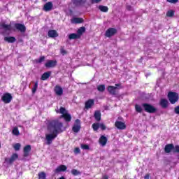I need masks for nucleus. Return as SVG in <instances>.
Listing matches in <instances>:
<instances>
[{"instance_id":"f257e3e1","label":"nucleus","mask_w":179,"mask_h":179,"mask_svg":"<svg viewBox=\"0 0 179 179\" xmlns=\"http://www.w3.org/2000/svg\"><path fill=\"white\" fill-rule=\"evenodd\" d=\"M62 127H64V124L59 120H52L48 123V131L50 134L46 135L48 145H51L52 141L58 136V134H61L63 131Z\"/></svg>"},{"instance_id":"f03ea898","label":"nucleus","mask_w":179,"mask_h":179,"mask_svg":"<svg viewBox=\"0 0 179 179\" xmlns=\"http://www.w3.org/2000/svg\"><path fill=\"white\" fill-rule=\"evenodd\" d=\"M57 114H62L60 118H64L66 122H71L72 120V116L68 113V110L62 106L59 109H55Z\"/></svg>"},{"instance_id":"7ed1b4c3","label":"nucleus","mask_w":179,"mask_h":179,"mask_svg":"<svg viewBox=\"0 0 179 179\" xmlns=\"http://www.w3.org/2000/svg\"><path fill=\"white\" fill-rule=\"evenodd\" d=\"M142 107L145 113H149L150 114H155L157 111V108L148 103H142Z\"/></svg>"},{"instance_id":"20e7f679","label":"nucleus","mask_w":179,"mask_h":179,"mask_svg":"<svg viewBox=\"0 0 179 179\" xmlns=\"http://www.w3.org/2000/svg\"><path fill=\"white\" fill-rule=\"evenodd\" d=\"M168 99L171 104H176L178 101V94L177 92H170L168 94Z\"/></svg>"},{"instance_id":"39448f33","label":"nucleus","mask_w":179,"mask_h":179,"mask_svg":"<svg viewBox=\"0 0 179 179\" xmlns=\"http://www.w3.org/2000/svg\"><path fill=\"white\" fill-rule=\"evenodd\" d=\"M12 29V26L10 24H7L5 22L0 23V31L1 33H5L6 31H10Z\"/></svg>"},{"instance_id":"423d86ee","label":"nucleus","mask_w":179,"mask_h":179,"mask_svg":"<svg viewBox=\"0 0 179 179\" xmlns=\"http://www.w3.org/2000/svg\"><path fill=\"white\" fill-rule=\"evenodd\" d=\"M12 94L9 93L4 94L1 97L2 101H3V103H5L6 104H9V103L12 101Z\"/></svg>"},{"instance_id":"0eeeda50","label":"nucleus","mask_w":179,"mask_h":179,"mask_svg":"<svg viewBox=\"0 0 179 179\" xmlns=\"http://www.w3.org/2000/svg\"><path fill=\"white\" fill-rule=\"evenodd\" d=\"M72 131H73V132H75L76 134H78V132H79V131H80V120H79V119L76 120L75 124L72 128Z\"/></svg>"},{"instance_id":"6e6552de","label":"nucleus","mask_w":179,"mask_h":179,"mask_svg":"<svg viewBox=\"0 0 179 179\" xmlns=\"http://www.w3.org/2000/svg\"><path fill=\"white\" fill-rule=\"evenodd\" d=\"M52 8H54L52 2L48 1L44 4L43 10H44V12H51V10H52Z\"/></svg>"},{"instance_id":"1a4fd4ad","label":"nucleus","mask_w":179,"mask_h":179,"mask_svg":"<svg viewBox=\"0 0 179 179\" xmlns=\"http://www.w3.org/2000/svg\"><path fill=\"white\" fill-rule=\"evenodd\" d=\"M117 34V29L115 28H109L106 30L105 36L106 37H113V36Z\"/></svg>"},{"instance_id":"9d476101","label":"nucleus","mask_w":179,"mask_h":179,"mask_svg":"<svg viewBox=\"0 0 179 179\" xmlns=\"http://www.w3.org/2000/svg\"><path fill=\"white\" fill-rule=\"evenodd\" d=\"M117 89H118L117 87L110 85L108 87V92L112 96H117V94H118V91H117Z\"/></svg>"},{"instance_id":"9b49d317","label":"nucleus","mask_w":179,"mask_h":179,"mask_svg":"<svg viewBox=\"0 0 179 179\" xmlns=\"http://www.w3.org/2000/svg\"><path fill=\"white\" fill-rule=\"evenodd\" d=\"M57 63V60H48L45 64V68H55Z\"/></svg>"},{"instance_id":"f8f14e48","label":"nucleus","mask_w":179,"mask_h":179,"mask_svg":"<svg viewBox=\"0 0 179 179\" xmlns=\"http://www.w3.org/2000/svg\"><path fill=\"white\" fill-rule=\"evenodd\" d=\"M15 27L17 29V30H19L21 33H24L26 31V26L24 24H20V23H16L15 24Z\"/></svg>"},{"instance_id":"ddd939ff","label":"nucleus","mask_w":179,"mask_h":179,"mask_svg":"<svg viewBox=\"0 0 179 179\" xmlns=\"http://www.w3.org/2000/svg\"><path fill=\"white\" fill-rule=\"evenodd\" d=\"M18 158H19V155H17V154L15 153V154L12 155V156L10 159L6 158L5 161L8 162L10 163V164H12V163H13V162H15V160H17Z\"/></svg>"},{"instance_id":"4468645a","label":"nucleus","mask_w":179,"mask_h":179,"mask_svg":"<svg viewBox=\"0 0 179 179\" xmlns=\"http://www.w3.org/2000/svg\"><path fill=\"white\" fill-rule=\"evenodd\" d=\"M115 125L116 128H117V129H125V128H127V125H125V123L121 121H116Z\"/></svg>"},{"instance_id":"2eb2a0df","label":"nucleus","mask_w":179,"mask_h":179,"mask_svg":"<svg viewBox=\"0 0 179 179\" xmlns=\"http://www.w3.org/2000/svg\"><path fill=\"white\" fill-rule=\"evenodd\" d=\"M55 92L57 96H62L64 93V90L62 89V87H61V86L56 85L55 87Z\"/></svg>"},{"instance_id":"dca6fc26","label":"nucleus","mask_w":179,"mask_h":179,"mask_svg":"<svg viewBox=\"0 0 179 179\" xmlns=\"http://www.w3.org/2000/svg\"><path fill=\"white\" fill-rule=\"evenodd\" d=\"M173 149H174V144H167L165 145L164 152L165 153H170L171 152L173 153Z\"/></svg>"},{"instance_id":"f3484780","label":"nucleus","mask_w":179,"mask_h":179,"mask_svg":"<svg viewBox=\"0 0 179 179\" xmlns=\"http://www.w3.org/2000/svg\"><path fill=\"white\" fill-rule=\"evenodd\" d=\"M87 0H73V4L74 6H83L86 3Z\"/></svg>"},{"instance_id":"a211bd4d","label":"nucleus","mask_w":179,"mask_h":179,"mask_svg":"<svg viewBox=\"0 0 179 179\" xmlns=\"http://www.w3.org/2000/svg\"><path fill=\"white\" fill-rule=\"evenodd\" d=\"M31 150V145H27L24 148V157H27Z\"/></svg>"},{"instance_id":"6ab92c4d","label":"nucleus","mask_w":179,"mask_h":179,"mask_svg":"<svg viewBox=\"0 0 179 179\" xmlns=\"http://www.w3.org/2000/svg\"><path fill=\"white\" fill-rule=\"evenodd\" d=\"M48 36L51 38H55L56 37H58V32H57L55 30H49L48 32Z\"/></svg>"},{"instance_id":"aec40b11","label":"nucleus","mask_w":179,"mask_h":179,"mask_svg":"<svg viewBox=\"0 0 179 179\" xmlns=\"http://www.w3.org/2000/svg\"><path fill=\"white\" fill-rule=\"evenodd\" d=\"M94 105V100L93 99H90L88 101H87L85 102V108L87 109V110H89V108H92V106Z\"/></svg>"},{"instance_id":"412c9836","label":"nucleus","mask_w":179,"mask_h":179,"mask_svg":"<svg viewBox=\"0 0 179 179\" xmlns=\"http://www.w3.org/2000/svg\"><path fill=\"white\" fill-rule=\"evenodd\" d=\"M94 117L97 122L101 121V113L100 112V110H96L94 112Z\"/></svg>"},{"instance_id":"4be33fe9","label":"nucleus","mask_w":179,"mask_h":179,"mask_svg":"<svg viewBox=\"0 0 179 179\" xmlns=\"http://www.w3.org/2000/svg\"><path fill=\"white\" fill-rule=\"evenodd\" d=\"M68 167H66V166L60 165L55 170V173H61V171H66Z\"/></svg>"},{"instance_id":"5701e85b","label":"nucleus","mask_w":179,"mask_h":179,"mask_svg":"<svg viewBox=\"0 0 179 179\" xmlns=\"http://www.w3.org/2000/svg\"><path fill=\"white\" fill-rule=\"evenodd\" d=\"M107 137L101 136L99 138V143L101 146H106V145H107Z\"/></svg>"},{"instance_id":"b1692460","label":"nucleus","mask_w":179,"mask_h":179,"mask_svg":"<svg viewBox=\"0 0 179 179\" xmlns=\"http://www.w3.org/2000/svg\"><path fill=\"white\" fill-rule=\"evenodd\" d=\"M50 76H51V71H48L44 73L41 77V80H47V79H48V78H50Z\"/></svg>"},{"instance_id":"393cba45","label":"nucleus","mask_w":179,"mask_h":179,"mask_svg":"<svg viewBox=\"0 0 179 179\" xmlns=\"http://www.w3.org/2000/svg\"><path fill=\"white\" fill-rule=\"evenodd\" d=\"M4 41H6V43H15L16 41V38L13 36H6L4 37Z\"/></svg>"},{"instance_id":"a878e982","label":"nucleus","mask_w":179,"mask_h":179,"mask_svg":"<svg viewBox=\"0 0 179 179\" xmlns=\"http://www.w3.org/2000/svg\"><path fill=\"white\" fill-rule=\"evenodd\" d=\"M71 23H75L76 24L83 23V18L75 17L71 20Z\"/></svg>"},{"instance_id":"bb28decb","label":"nucleus","mask_w":179,"mask_h":179,"mask_svg":"<svg viewBox=\"0 0 179 179\" xmlns=\"http://www.w3.org/2000/svg\"><path fill=\"white\" fill-rule=\"evenodd\" d=\"M167 104H169L167 99H161L160 106L162 107V108H167Z\"/></svg>"},{"instance_id":"cd10ccee","label":"nucleus","mask_w":179,"mask_h":179,"mask_svg":"<svg viewBox=\"0 0 179 179\" xmlns=\"http://www.w3.org/2000/svg\"><path fill=\"white\" fill-rule=\"evenodd\" d=\"M85 31H86V27H80L78 31H77V35L78 36H80H80H82V34H83V33H85Z\"/></svg>"},{"instance_id":"c85d7f7f","label":"nucleus","mask_w":179,"mask_h":179,"mask_svg":"<svg viewBox=\"0 0 179 179\" xmlns=\"http://www.w3.org/2000/svg\"><path fill=\"white\" fill-rule=\"evenodd\" d=\"M98 9H99V10H101V12H104V13L108 12V7L106 6L99 5L98 6Z\"/></svg>"},{"instance_id":"c756f323","label":"nucleus","mask_w":179,"mask_h":179,"mask_svg":"<svg viewBox=\"0 0 179 179\" xmlns=\"http://www.w3.org/2000/svg\"><path fill=\"white\" fill-rule=\"evenodd\" d=\"M69 40H76V38H80L78 34H71L69 35Z\"/></svg>"},{"instance_id":"7c9ffc66","label":"nucleus","mask_w":179,"mask_h":179,"mask_svg":"<svg viewBox=\"0 0 179 179\" xmlns=\"http://www.w3.org/2000/svg\"><path fill=\"white\" fill-rule=\"evenodd\" d=\"M45 61V57L41 56L39 59H35V62L36 64H41L42 62H44Z\"/></svg>"},{"instance_id":"2f4dec72","label":"nucleus","mask_w":179,"mask_h":179,"mask_svg":"<svg viewBox=\"0 0 179 179\" xmlns=\"http://www.w3.org/2000/svg\"><path fill=\"white\" fill-rule=\"evenodd\" d=\"M98 92H104L106 90V85H99L96 87Z\"/></svg>"},{"instance_id":"473e14b6","label":"nucleus","mask_w":179,"mask_h":179,"mask_svg":"<svg viewBox=\"0 0 179 179\" xmlns=\"http://www.w3.org/2000/svg\"><path fill=\"white\" fill-rule=\"evenodd\" d=\"M135 110H136V113H142V111H143L142 106H141L138 104L135 105Z\"/></svg>"},{"instance_id":"72a5a7b5","label":"nucleus","mask_w":179,"mask_h":179,"mask_svg":"<svg viewBox=\"0 0 179 179\" xmlns=\"http://www.w3.org/2000/svg\"><path fill=\"white\" fill-rule=\"evenodd\" d=\"M71 174L73 176H80V174H82V172H80L78 169H73L71 170Z\"/></svg>"},{"instance_id":"f704fd0d","label":"nucleus","mask_w":179,"mask_h":179,"mask_svg":"<svg viewBox=\"0 0 179 179\" xmlns=\"http://www.w3.org/2000/svg\"><path fill=\"white\" fill-rule=\"evenodd\" d=\"M38 88V82H36L34 87L32 88V93L33 94H34V93H36V92H37V89Z\"/></svg>"},{"instance_id":"c9c22d12","label":"nucleus","mask_w":179,"mask_h":179,"mask_svg":"<svg viewBox=\"0 0 179 179\" xmlns=\"http://www.w3.org/2000/svg\"><path fill=\"white\" fill-rule=\"evenodd\" d=\"M13 135H15V136H19V135H20V133L19 132V129H17V127H15L13 129Z\"/></svg>"},{"instance_id":"e433bc0d","label":"nucleus","mask_w":179,"mask_h":179,"mask_svg":"<svg viewBox=\"0 0 179 179\" xmlns=\"http://www.w3.org/2000/svg\"><path fill=\"white\" fill-rule=\"evenodd\" d=\"M167 17H173L174 16V10H170L166 13Z\"/></svg>"},{"instance_id":"4c0bfd02","label":"nucleus","mask_w":179,"mask_h":179,"mask_svg":"<svg viewBox=\"0 0 179 179\" xmlns=\"http://www.w3.org/2000/svg\"><path fill=\"white\" fill-rule=\"evenodd\" d=\"M92 128L94 131H98L99 128H100V124L99 123H94L92 124Z\"/></svg>"},{"instance_id":"58836bf2","label":"nucleus","mask_w":179,"mask_h":179,"mask_svg":"<svg viewBox=\"0 0 179 179\" xmlns=\"http://www.w3.org/2000/svg\"><path fill=\"white\" fill-rule=\"evenodd\" d=\"M39 179H45L47 177V175L44 172H41L38 174Z\"/></svg>"},{"instance_id":"ea45409f","label":"nucleus","mask_w":179,"mask_h":179,"mask_svg":"<svg viewBox=\"0 0 179 179\" xmlns=\"http://www.w3.org/2000/svg\"><path fill=\"white\" fill-rule=\"evenodd\" d=\"M173 153H179V145H173Z\"/></svg>"},{"instance_id":"a19ab883","label":"nucleus","mask_w":179,"mask_h":179,"mask_svg":"<svg viewBox=\"0 0 179 179\" xmlns=\"http://www.w3.org/2000/svg\"><path fill=\"white\" fill-rule=\"evenodd\" d=\"M81 149H83L84 150H89V145L81 144Z\"/></svg>"},{"instance_id":"79ce46f5","label":"nucleus","mask_w":179,"mask_h":179,"mask_svg":"<svg viewBox=\"0 0 179 179\" xmlns=\"http://www.w3.org/2000/svg\"><path fill=\"white\" fill-rule=\"evenodd\" d=\"M20 143H16L14 146L13 148L15 149V150H20Z\"/></svg>"},{"instance_id":"37998d69","label":"nucleus","mask_w":179,"mask_h":179,"mask_svg":"<svg viewBox=\"0 0 179 179\" xmlns=\"http://www.w3.org/2000/svg\"><path fill=\"white\" fill-rule=\"evenodd\" d=\"M60 52L62 54V55H66V50H65V49H64V48H62L60 49Z\"/></svg>"},{"instance_id":"c03bdc74","label":"nucleus","mask_w":179,"mask_h":179,"mask_svg":"<svg viewBox=\"0 0 179 179\" xmlns=\"http://www.w3.org/2000/svg\"><path fill=\"white\" fill-rule=\"evenodd\" d=\"M99 128H101L102 131H105L107 127H106V125H104V124H99Z\"/></svg>"},{"instance_id":"a18cd8bd","label":"nucleus","mask_w":179,"mask_h":179,"mask_svg":"<svg viewBox=\"0 0 179 179\" xmlns=\"http://www.w3.org/2000/svg\"><path fill=\"white\" fill-rule=\"evenodd\" d=\"M166 1L170 3H177V2H178V0H166Z\"/></svg>"},{"instance_id":"49530a36","label":"nucleus","mask_w":179,"mask_h":179,"mask_svg":"<svg viewBox=\"0 0 179 179\" xmlns=\"http://www.w3.org/2000/svg\"><path fill=\"white\" fill-rule=\"evenodd\" d=\"M126 9H127V10H134V8H132L131 5H127V6H126Z\"/></svg>"},{"instance_id":"de8ad7c7","label":"nucleus","mask_w":179,"mask_h":179,"mask_svg":"<svg viewBox=\"0 0 179 179\" xmlns=\"http://www.w3.org/2000/svg\"><path fill=\"white\" fill-rule=\"evenodd\" d=\"M174 112L176 114H179V106L175 108Z\"/></svg>"},{"instance_id":"09e8293b","label":"nucleus","mask_w":179,"mask_h":179,"mask_svg":"<svg viewBox=\"0 0 179 179\" xmlns=\"http://www.w3.org/2000/svg\"><path fill=\"white\" fill-rule=\"evenodd\" d=\"M74 152L78 155V153H80V149L79 148H76L75 150H74Z\"/></svg>"},{"instance_id":"8fccbe9b","label":"nucleus","mask_w":179,"mask_h":179,"mask_svg":"<svg viewBox=\"0 0 179 179\" xmlns=\"http://www.w3.org/2000/svg\"><path fill=\"white\" fill-rule=\"evenodd\" d=\"M92 3H99V2H101V0H92Z\"/></svg>"},{"instance_id":"3c124183","label":"nucleus","mask_w":179,"mask_h":179,"mask_svg":"<svg viewBox=\"0 0 179 179\" xmlns=\"http://www.w3.org/2000/svg\"><path fill=\"white\" fill-rule=\"evenodd\" d=\"M144 178H145V179H149V178H150V175L146 174V175L144 176Z\"/></svg>"},{"instance_id":"603ef678","label":"nucleus","mask_w":179,"mask_h":179,"mask_svg":"<svg viewBox=\"0 0 179 179\" xmlns=\"http://www.w3.org/2000/svg\"><path fill=\"white\" fill-rule=\"evenodd\" d=\"M103 179H108V176L107 175H105L103 176Z\"/></svg>"},{"instance_id":"864d4df0","label":"nucleus","mask_w":179,"mask_h":179,"mask_svg":"<svg viewBox=\"0 0 179 179\" xmlns=\"http://www.w3.org/2000/svg\"><path fill=\"white\" fill-rule=\"evenodd\" d=\"M115 86H116V87H118V86H120V84H115Z\"/></svg>"},{"instance_id":"5fc2aeb1","label":"nucleus","mask_w":179,"mask_h":179,"mask_svg":"<svg viewBox=\"0 0 179 179\" xmlns=\"http://www.w3.org/2000/svg\"><path fill=\"white\" fill-rule=\"evenodd\" d=\"M44 2H47V0H43Z\"/></svg>"},{"instance_id":"6e6d98bb","label":"nucleus","mask_w":179,"mask_h":179,"mask_svg":"<svg viewBox=\"0 0 179 179\" xmlns=\"http://www.w3.org/2000/svg\"><path fill=\"white\" fill-rule=\"evenodd\" d=\"M88 66H90V64H87Z\"/></svg>"},{"instance_id":"4d7b16f0","label":"nucleus","mask_w":179,"mask_h":179,"mask_svg":"<svg viewBox=\"0 0 179 179\" xmlns=\"http://www.w3.org/2000/svg\"><path fill=\"white\" fill-rule=\"evenodd\" d=\"M178 179H179V178H178Z\"/></svg>"}]
</instances>
